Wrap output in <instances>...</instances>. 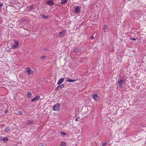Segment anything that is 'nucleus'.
<instances>
[{"label": "nucleus", "mask_w": 146, "mask_h": 146, "mask_svg": "<svg viewBox=\"0 0 146 146\" xmlns=\"http://www.w3.org/2000/svg\"><path fill=\"white\" fill-rule=\"evenodd\" d=\"M117 86L119 88H122L123 85L125 84V80L124 78L120 76L117 81Z\"/></svg>", "instance_id": "nucleus-1"}, {"label": "nucleus", "mask_w": 146, "mask_h": 146, "mask_svg": "<svg viewBox=\"0 0 146 146\" xmlns=\"http://www.w3.org/2000/svg\"><path fill=\"white\" fill-rule=\"evenodd\" d=\"M60 104L57 103L55 104L53 107V110L54 111H58L59 109V106Z\"/></svg>", "instance_id": "nucleus-2"}, {"label": "nucleus", "mask_w": 146, "mask_h": 146, "mask_svg": "<svg viewBox=\"0 0 146 146\" xmlns=\"http://www.w3.org/2000/svg\"><path fill=\"white\" fill-rule=\"evenodd\" d=\"M26 70L28 73V75H30L33 74L34 73V71L31 69L29 67L26 68Z\"/></svg>", "instance_id": "nucleus-3"}, {"label": "nucleus", "mask_w": 146, "mask_h": 146, "mask_svg": "<svg viewBox=\"0 0 146 146\" xmlns=\"http://www.w3.org/2000/svg\"><path fill=\"white\" fill-rule=\"evenodd\" d=\"M92 98L95 101L98 100L99 99V97L98 96V95L96 94H95L93 95Z\"/></svg>", "instance_id": "nucleus-4"}, {"label": "nucleus", "mask_w": 146, "mask_h": 146, "mask_svg": "<svg viewBox=\"0 0 146 146\" xmlns=\"http://www.w3.org/2000/svg\"><path fill=\"white\" fill-rule=\"evenodd\" d=\"M14 42L15 43V44L14 45H13L11 46V48L12 49H15V48H17L18 47L19 42H18L16 41H14Z\"/></svg>", "instance_id": "nucleus-5"}, {"label": "nucleus", "mask_w": 146, "mask_h": 146, "mask_svg": "<svg viewBox=\"0 0 146 146\" xmlns=\"http://www.w3.org/2000/svg\"><path fill=\"white\" fill-rule=\"evenodd\" d=\"M64 84H62L60 85H59L56 88L55 90H60V89L64 88Z\"/></svg>", "instance_id": "nucleus-6"}, {"label": "nucleus", "mask_w": 146, "mask_h": 146, "mask_svg": "<svg viewBox=\"0 0 146 146\" xmlns=\"http://www.w3.org/2000/svg\"><path fill=\"white\" fill-rule=\"evenodd\" d=\"M74 11L77 13H80L81 12V10L79 8V7L78 6H76L74 9Z\"/></svg>", "instance_id": "nucleus-7"}, {"label": "nucleus", "mask_w": 146, "mask_h": 146, "mask_svg": "<svg viewBox=\"0 0 146 146\" xmlns=\"http://www.w3.org/2000/svg\"><path fill=\"white\" fill-rule=\"evenodd\" d=\"M53 0H49L46 2L50 6H52L54 3L53 1Z\"/></svg>", "instance_id": "nucleus-8"}, {"label": "nucleus", "mask_w": 146, "mask_h": 146, "mask_svg": "<svg viewBox=\"0 0 146 146\" xmlns=\"http://www.w3.org/2000/svg\"><path fill=\"white\" fill-rule=\"evenodd\" d=\"M81 49L80 47H77L74 49V51L75 52L77 53L80 51Z\"/></svg>", "instance_id": "nucleus-9"}, {"label": "nucleus", "mask_w": 146, "mask_h": 146, "mask_svg": "<svg viewBox=\"0 0 146 146\" xmlns=\"http://www.w3.org/2000/svg\"><path fill=\"white\" fill-rule=\"evenodd\" d=\"M40 98V96L38 95L36 96L33 98L32 99L31 101V102H33L36 100H38Z\"/></svg>", "instance_id": "nucleus-10"}, {"label": "nucleus", "mask_w": 146, "mask_h": 146, "mask_svg": "<svg viewBox=\"0 0 146 146\" xmlns=\"http://www.w3.org/2000/svg\"><path fill=\"white\" fill-rule=\"evenodd\" d=\"M66 32V31H64L59 33V35L61 37H63L64 36Z\"/></svg>", "instance_id": "nucleus-11"}, {"label": "nucleus", "mask_w": 146, "mask_h": 146, "mask_svg": "<svg viewBox=\"0 0 146 146\" xmlns=\"http://www.w3.org/2000/svg\"><path fill=\"white\" fill-rule=\"evenodd\" d=\"M104 32V33L107 32L108 31V28L107 25H105L103 27Z\"/></svg>", "instance_id": "nucleus-12"}, {"label": "nucleus", "mask_w": 146, "mask_h": 146, "mask_svg": "<svg viewBox=\"0 0 146 146\" xmlns=\"http://www.w3.org/2000/svg\"><path fill=\"white\" fill-rule=\"evenodd\" d=\"M64 78H61L60 79H59L57 83V84L59 85L62 84L64 81Z\"/></svg>", "instance_id": "nucleus-13"}, {"label": "nucleus", "mask_w": 146, "mask_h": 146, "mask_svg": "<svg viewBox=\"0 0 146 146\" xmlns=\"http://www.w3.org/2000/svg\"><path fill=\"white\" fill-rule=\"evenodd\" d=\"M76 80H72L69 78H67V79L66 80V81L68 82H73L75 81Z\"/></svg>", "instance_id": "nucleus-14"}, {"label": "nucleus", "mask_w": 146, "mask_h": 146, "mask_svg": "<svg viewBox=\"0 0 146 146\" xmlns=\"http://www.w3.org/2000/svg\"><path fill=\"white\" fill-rule=\"evenodd\" d=\"M12 129L11 127H6L4 130V131L5 132L8 131H9L11 130Z\"/></svg>", "instance_id": "nucleus-15"}, {"label": "nucleus", "mask_w": 146, "mask_h": 146, "mask_svg": "<svg viewBox=\"0 0 146 146\" xmlns=\"http://www.w3.org/2000/svg\"><path fill=\"white\" fill-rule=\"evenodd\" d=\"M33 123V121H31V120H29L28 121L27 123V125H30L32 124Z\"/></svg>", "instance_id": "nucleus-16"}, {"label": "nucleus", "mask_w": 146, "mask_h": 146, "mask_svg": "<svg viewBox=\"0 0 146 146\" xmlns=\"http://www.w3.org/2000/svg\"><path fill=\"white\" fill-rule=\"evenodd\" d=\"M67 1L66 0H61L60 3L62 5H64L65 4L67 3Z\"/></svg>", "instance_id": "nucleus-17"}, {"label": "nucleus", "mask_w": 146, "mask_h": 146, "mask_svg": "<svg viewBox=\"0 0 146 146\" xmlns=\"http://www.w3.org/2000/svg\"><path fill=\"white\" fill-rule=\"evenodd\" d=\"M60 146H66V144L65 142L62 141L61 142Z\"/></svg>", "instance_id": "nucleus-18"}, {"label": "nucleus", "mask_w": 146, "mask_h": 146, "mask_svg": "<svg viewBox=\"0 0 146 146\" xmlns=\"http://www.w3.org/2000/svg\"><path fill=\"white\" fill-rule=\"evenodd\" d=\"M32 96L31 93L30 92H27V97L28 98H30Z\"/></svg>", "instance_id": "nucleus-19"}, {"label": "nucleus", "mask_w": 146, "mask_h": 146, "mask_svg": "<svg viewBox=\"0 0 146 146\" xmlns=\"http://www.w3.org/2000/svg\"><path fill=\"white\" fill-rule=\"evenodd\" d=\"M40 16L44 19H46L48 18V16H45L44 14H42Z\"/></svg>", "instance_id": "nucleus-20"}, {"label": "nucleus", "mask_w": 146, "mask_h": 146, "mask_svg": "<svg viewBox=\"0 0 146 146\" xmlns=\"http://www.w3.org/2000/svg\"><path fill=\"white\" fill-rule=\"evenodd\" d=\"M34 5L33 4H32L30 7L29 10L31 11L33 9Z\"/></svg>", "instance_id": "nucleus-21"}, {"label": "nucleus", "mask_w": 146, "mask_h": 146, "mask_svg": "<svg viewBox=\"0 0 146 146\" xmlns=\"http://www.w3.org/2000/svg\"><path fill=\"white\" fill-rule=\"evenodd\" d=\"M8 139L7 137H4L3 138L2 140L4 141H6L8 140Z\"/></svg>", "instance_id": "nucleus-22"}, {"label": "nucleus", "mask_w": 146, "mask_h": 146, "mask_svg": "<svg viewBox=\"0 0 146 146\" xmlns=\"http://www.w3.org/2000/svg\"><path fill=\"white\" fill-rule=\"evenodd\" d=\"M60 134L62 136L65 135L66 134V133L64 132H61Z\"/></svg>", "instance_id": "nucleus-23"}, {"label": "nucleus", "mask_w": 146, "mask_h": 146, "mask_svg": "<svg viewBox=\"0 0 146 146\" xmlns=\"http://www.w3.org/2000/svg\"><path fill=\"white\" fill-rule=\"evenodd\" d=\"M40 58L41 59H43V58H45V56H42L40 57Z\"/></svg>", "instance_id": "nucleus-24"}, {"label": "nucleus", "mask_w": 146, "mask_h": 146, "mask_svg": "<svg viewBox=\"0 0 146 146\" xmlns=\"http://www.w3.org/2000/svg\"><path fill=\"white\" fill-rule=\"evenodd\" d=\"M107 144V143H103L102 144V146H106V145Z\"/></svg>", "instance_id": "nucleus-25"}, {"label": "nucleus", "mask_w": 146, "mask_h": 146, "mask_svg": "<svg viewBox=\"0 0 146 146\" xmlns=\"http://www.w3.org/2000/svg\"><path fill=\"white\" fill-rule=\"evenodd\" d=\"M3 6V5L2 3H0V12L1 11V7Z\"/></svg>", "instance_id": "nucleus-26"}, {"label": "nucleus", "mask_w": 146, "mask_h": 146, "mask_svg": "<svg viewBox=\"0 0 146 146\" xmlns=\"http://www.w3.org/2000/svg\"><path fill=\"white\" fill-rule=\"evenodd\" d=\"M90 37H91V38L92 39H94V38L93 34H92L91 35Z\"/></svg>", "instance_id": "nucleus-27"}, {"label": "nucleus", "mask_w": 146, "mask_h": 146, "mask_svg": "<svg viewBox=\"0 0 146 146\" xmlns=\"http://www.w3.org/2000/svg\"><path fill=\"white\" fill-rule=\"evenodd\" d=\"M23 112L22 111H20L19 112V114L20 115H21L22 114Z\"/></svg>", "instance_id": "nucleus-28"}, {"label": "nucleus", "mask_w": 146, "mask_h": 146, "mask_svg": "<svg viewBox=\"0 0 146 146\" xmlns=\"http://www.w3.org/2000/svg\"><path fill=\"white\" fill-rule=\"evenodd\" d=\"M28 21H27V20L26 19H25V20H23V23H25V22H27Z\"/></svg>", "instance_id": "nucleus-29"}, {"label": "nucleus", "mask_w": 146, "mask_h": 146, "mask_svg": "<svg viewBox=\"0 0 146 146\" xmlns=\"http://www.w3.org/2000/svg\"><path fill=\"white\" fill-rule=\"evenodd\" d=\"M44 50V51H48V50L47 48H44V49H43Z\"/></svg>", "instance_id": "nucleus-30"}, {"label": "nucleus", "mask_w": 146, "mask_h": 146, "mask_svg": "<svg viewBox=\"0 0 146 146\" xmlns=\"http://www.w3.org/2000/svg\"><path fill=\"white\" fill-rule=\"evenodd\" d=\"M130 39L132 40H136L137 38L136 39V38H133L132 39Z\"/></svg>", "instance_id": "nucleus-31"}, {"label": "nucleus", "mask_w": 146, "mask_h": 146, "mask_svg": "<svg viewBox=\"0 0 146 146\" xmlns=\"http://www.w3.org/2000/svg\"><path fill=\"white\" fill-rule=\"evenodd\" d=\"M11 50L10 49H8L7 50V52H10Z\"/></svg>", "instance_id": "nucleus-32"}, {"label": "nucleus", "mask_w": 146, "mask_h": 146, "mask_svg": "<svg viewBox=\"0 0 146 146\" xmlns=\"http://www.w3.org/2000/svg\"><path fill=\"white\" fill-rule=\"evenodd\" d=\"M78 118H79V117H78L77 118H76V119H75V121H78Z\"/></svg>", "instance_id": "nucleus-33"}, {"label": "nucleus", "mask_w": 146, "mask_h": 146, "mask_svg": "<svg viewBox=\"0 0 146 146\" xmlns=\"http://www.w3.org/2000/svg\"><path fill=\"white\" fill-rule=\"evenodd\" d=\"M144 71L146 72V67H145V69L144 70Z\"/></svg>", "instance_id": "nucleus-34"}, {"label": "nucleus", "mask_w": 146, "mask_h": 146, "mask_svg": "<svg viewBox=\"0 0 146 146\" xmlns=\"http://www.w3.org/2000/svg\"><path fill=\"white\" fill-rule=\"evenodd\" d=\"M40 146H44V145H41Z\"/></svg>", "instance_id": "nucleus-35"}]
</instances>
